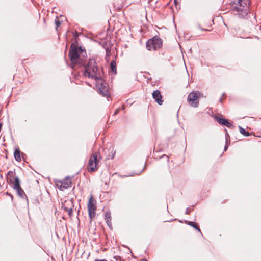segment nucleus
<instances>
[{"label": "nucleus", "mask_w": 261, "mask_h": 261, "mask_svg": "<svg viewBox=\"0 0 261 261\" xmlns=\"http://www.w3.org/2000/svg\"><path fill=\"white\" fill-rule=\"evenodd\" d=\"M227 146H228V140H227V138H226V145L224 147V151H226L227 149Z\"/></svg>", "instance_id": "412c9836"}, {"label": "nucleus", "mask_w": 261, "mask_h": 261, "mask_svg": "<svg viewBox=\"0 0 261 261\" xmlns=\"http://www.w3.org/2000/svg\"><path fill=\"white\" fill-rule=\"evenodd\" d=\"M55 24L56 25V29L57 30V28L61 24V22L59 21V20L56 19L55 20Z\"/></svg>", "instance_id": "aec40b11"}, {"label": "nucleus", "mask_w": 261, "mask_h": 261, "mask_svg": "<svg viewBox=\"0 0 261 261\" xmlns=\"http://www.w3.org/2000/svg\"><path fill=\"white\" fill-rule=\"evenodd\" d=\"M222 100H223L222 98V97H221V98H220V99H219V101H220V102H222Z\"/></svg>", "instance_id": "bb28decb"}, {"label": "nucleus", "mask_w": 261, "mask_h": 261, "mask_svg": "<svg viewBox=\"0 0 261 261\" xmlns=\"http://www.w3.org/2000/svg\"><path fill=\"white\" fill-rule=\"evenodd\" d=\"M230 4L234 15L240 18H247L249 12V0H231Z\"/></svg>", "instance_id": "f03ea898"}, {"label": "nucleus", "mask_w": 261, "mask_h": 261, "mask_svg": "<svg viewBox=\"0 0 261 261\" xmlns=\"http://www.w3.org/2000/svg\"><path fill=\"white\" fill-rule=\"evenodd\" d=\"M226 135L227 136H228V133H226Z\"/></svg>", "instance_id": "f704fd0d"}, {"label": "nucleus", "mask_w": 261, "mask_h": 261, "mask_svg": "<svg viewBox=\"0 0 261 261\" xmlns=\"http://www.w3.org/2000/svg\"><path fill=\"white\" fill-rule=\"evenodd\" d=\"M20 153L21 152L20 149L18 148H16L14 150V156L16 161L18 162H20L21 161Z\"/></svg>", "instance_id": "ddd939ff"}, {"label": "nucleus", "mask_w": 261, "mask_h": 261, "mask_svg": "<svg viewBox=\"0 0 261 261\" xmlns=\"http://www.w3.org/2000/svg\"><path fill=\"white\" fill-rule=\"evenodd\" d=\"M105 221L107 222V225L109 227H111L112 226L111 223V214L110 213L107 212L105 214Z\"/></svg>", "instance_id": "4468645a"}, {"label": "nucleus", "mask_w": 261, "mask_h": 261, "mask_svg": "<svg viewBox=\"0 0 261 261\" xmlns=\"http://www.w3.org/2000/svg\"><path fill=\"white\" fill-rule=\"evenodd\" d=\"M142 172H143V170H141V171L140 172V173H141Z\"/></svg>", "instance_id": "7c9ffc66"}, {"label": "nucleus", "mask_w": 261, "mask_h": 261, "mask_svg": "<svg viewBox=\"0 0 261 261\" xmlns=\"http://www.w3.org/2000/svg\"><path fill=\"white\" fill-rule=\"evenodd\" d=\"M98 153H93L90 156L89 162L87 170L90 172H93L96 171L98 168Z\"/></svg>", "instance_id": "423d86ee"}, {"label": "nucleus", "mask_w": 261, "mask_h": 261, "mask_svg": "<svg viewBox=\"0 0 261 261\" xmlns=\"http://www.w3.org/2000/svg\"><path fill=\"white\" fill-rule=\"evenodd\" d=\"M259 29L261 30V25L259 27Z\"/></svg>", "instance_id": "c756f323"}, {"label": "nucleus", "mask_w": 261, "mask_h": 261, "mask_svg": "<svg viewBox=\"0 0 261 261\" xmlns=\"http://www.w3.org/2000/svg\"><path fill=\"white\" fill-rule=\"evenodd\" d=\"M94 261H108L106 259H95Z\"/></svg>", "instance_id": "393cba45"}, {"label": "nucleus", "mask_w": 261, "mask_h": 261, "mask_svg": "<svg viewBox=\"0 0 261 261\" xmlns=\"http://www.w3.org/2000/svg\"><path fill=\"white\" fill-rule=\"evenodd\" d=\"M239 129L240 132L244 135L245 136H249V133L246 130H245L243 128H242L241 126H239Z\"/></svg>", "instance_id": "a211bd4d"}, {"label": "nucleus", "mask_w": 261, "mask_h": 261, "mask_svg": "<svg viewBox=\"0 0 261 261\" xmlns=\"http://www.w3.org/2000/svg\"><path fill=\"white\" fill-rule=\"evenodd\" d=\"M73 207L74 205L71 200L65 201L62 205V208L67 211L70 216L72 214Z\"/></svg>", "instance_id": "6e6552de"}, {"label": "nucleus", "mask_w": 261, "mask_h": 261, "mask_svg": "<svg viewBox=\"0 0 261 261\" xmlns=\"http://www.w3.org/2000/svg\"><path fill=\"white\" fill-rule=\"evenodd\" d=\"M95 203V200H94L92 196H91L88 201V210H96V207Z\"/></svg>", "instance_id": "f8f14e48"}, {"label": "nucleus", "mask_w": 261, "mask_h": 261, "mask_svg": "<svg viewBox=\"0 0 261 261\" xmlns=\"http://www.w3.org/2000/svg\"><path fill=\"white\" fill-rule=\"evenodd\" d=\"M190 212H191V210H190L189 208H187L186 211V214H189Z\"/></svg>", "instance_id": "b1692460"}, {"label": "nucleus", "mask_w": 261, "mask_h": 261, "mask_svg": "<svg viewBox=\"0 0 261 261\" xmlns=\"http://www.w3.org/2000/svg\"><path fill=\"white\" fill-rule=\"evenodd\" d=\"M144 260L145 261H147V260H146V259H144Z\"/></svg>", "instance_id": "e433bc0d"}, {"label": "nucleus", "mask_w": 261, "mask_h": 261, "mask_svg": "<svg viewBox=\"0 0 261 261\" xmlns=\"http://www.w3.org/2000/svg\"><path fill=\"white\" fill-rule=\"evenodd\" d=\"M215 118L217 122L220 124H222L223 125L226 126L227 127L230 128H232L234 127V126L232 124L230 123L228 120L226 119L223 118H220V117L216 116Z\"/></svg>", "instance_id": "9b49d317"}, {"label": "nucleus", "mask_w": 261, "mask_h": 261, "mask_svg": "<svg viewBox=\"0 0 261 261\" xmlns=\"http://www.w3.org/2000/svg\"><path fill=\"white\" fill-rule=\"evenodd\" d=\"M142 172H143V170H141V171L140 172V173H141Z\"/></svg>", "instance_id": "72a5a7b5"}, {"label": "nucleus", "mask_w": 261, "mask_h": 261, "mask_svg": "<svg viewBox=\"0 0 261 261\" xmlns=\"http://www.w3.org/2000/svg\"><path fill=\"white\" fill-rule=\"evenodd\" d=\"M186 223L187 224H188L189 225L194 228L195 229L197 230L199 232L201 233V230H200L198 224L196 223L192 222V221H186Z\"/></svg>", "instance_id": "2eb2a0df"}, {"label": "nucleus", "mask_w": 261, "mask_h": 261, "mask_svg": "<svg viewBox=\"0 0 261 261\" xmlns=\"http://www.w3.org/2000/svg\"><path fill=\"white\" fill-rule=\"evenodd\" d=\"M85 71L83 75L85 77L94 79L96 81V86L99 93L103 96H109L108 84L101 77L100 70L94 59H91L88 63L84 66Z\"/></svg>", "instance_id": "f257e3e1"}, {"label": "nucleus", "mask_w": 261, "mask_h": 261, "mask_svg": "<svg viewBox=\"0 0 261 261\" xmlns=\"http://www.w3.org/2000/svg\"><path fill=\"white\" fill-rule=\"evenodd\" d=\"M120 110H121V108H118V109H117L116 110V111H115V112L114 114V115H117V114L118 113V112H119V111H120Z\"/></svg>", "instance_id": "4be33fe9"}, {"label": "nucleus", "mask_w": 261, "mask_h": 261, "mask_svg": "<svg viewBox=\"0 0 261 261\" xmlns=\"http://www.w3.org/2000/svg\"><path fill=\"white\" fill-rule=\"evenodd\" d=\"M224 94H225V93H223V94H222V96H224Z\"/></svg>", "instance_id": "c9c22d12"}, {"label": "nucleus", "mask_w": 261, "mask_h": 261, "mask_svg": "<svg viewBox=\"0 0 261 261\" xmlns=\"http://www.w3.org/2000/svg\"><path fill=\"white\" fill-rule=\"evenodd\" d=\"M152 97L155 100V101L159 105H162L163 104V100H162V96L159 90H156L154 91L152 93Z\"/></svg>", "instance_id": "9d476101"}, {"label": "nucleus", "mask_w": 261, "mask_h": 261, "mask_svg": "<svg viewBox=\"0 0 261 261\" xmlns=\"http://www.w3.org/2000/svg\"><path fill=\"white\" fill-rule=\"evenodd\" d=\"M174 4H175V5H176L177 4V1L176 0H174Z\"/></svg>", "instance_id": "a878e982"}, {"label": "nucleus", "mask_w": 261, "mask_h": 261, "mask_svg": "<svg viewBox=\"0 0 261 261\" xmlns=\"http://www.w3.org/2000/svg\"><path fill=\"white\" fill-rule=\"evenodd\" d=\"M9 195L11 197L12 199L13 198V196L11 194H9Z\"/></svg>", "instance_id": "cd10ccee"}, {"label": "nucleus", "mask_w": 261, "mask_h": 261, "mask_svg": "<svg viewBox=\"0 0 261 261\" xmlns=\"http://www.w3.org/2000/svg\"><path fill=\"white\" fill-rule=\"evenodd\" d=\"M111 261H113V260H111Z\"/></svg>", "instance_id": "4c0bfd02"}, {"label": "nucleus", "mask_w": 261, "mask_h": 261, "mask_svg": "<svg viewBox=\"0 0 261 261\" xmlns=\"http://www.w3.org/2000/svg\"><path fill=\"white\" fill-rule=\"evenodd\" d=\"M111 70L114 74L117 73L116 63L115 60H112L110 63Z\"/></svg>", "instance_id": "dca6fc26"}, {"label": "nucleus", "mask_w": 261, "mask_h": 261, "mask_svg": "<svg viewBox=\"0 0 261 261\" xmlns=\"http://www.w3.org/2000/svg\"><path fill=\"white\" fill-rule=\"evenodd\" d=\"M7 179V181L12 185L13 189L16 191L17 195L20 198L27 199V196L20 186V181L19 177L16 175L14 171H8Z\"/></svg>", "instance_id": "7ed1b4c3"}, {"label": "nucleus", "mask_w": 261, "mask_h": 261, "mask_svg": "<svg viewBox=\"0 0 261 261\" xmlns=\"http://www.w3.org/2000/svg\"><path fill=\"white\" fill-rule=\"evenodd\" d=\"M113 259H115V261H124L121 260V257L120 256H115Z\"/></svg>", "instance_id": "6ab92c4d"}, {"label": "nucleus", "mask_w": 261, "mask_h": 261, "mask_svg": "<svg viewBox=\"0 0 261 261\" xmlns=\"http://www.w3.org/2000/svg\"><path fill=\"white\" fill-rule=\"evenodd\" d=\"M142 172H143V170H141V171L140 172V173H141Z\"/></svg>", "instance_id": "473e14b6"}, {"label": "nucleus", "mask_w": 261, "mask_h": 261, "mask_svg": "<svg viewBox=\"0 0 261 261\" xmlns=\"http://www.w3.org/2000/svg\"><path fill=\"white\" fill-rule=\"evenodd\" d=\"M142 172H143V170H141V171L140 172V173H141Z\"/></svg>", "instance_id": "2f4dec72"}, {"label": "nucleus", "mask_w": 261, "mask_h": 261, "mask_svg": "<svg viewBox=\"0 0 261 261\" xmlns=\"http://www.w3.org/2000/svg\"><path fill=\"white\" fill-rule=\"evenodd\" d=\"M89 218L92 220L96 215L95 210H88Z\"/></svg>", "instance_id": "f3484780"}, {"label": "nucleus", "mask_w": 261, "mask_h": 261, "mask_svg": "<svg viewBox=\"0 0 261 261\" xmlns=\"http://www.w3.org/2000/svg\"><path fill=\"white\" fill-rule=\"evenodd\" d=\"M198 28L200 29H201V30L202 31H209L207 29H203V28H201L200 25H198Z\"/></svg>", "instance_id": "5701e85b"}, {"label": "nucleus", "mask_w": 261, "mask_h": 261, "mask_svg": "<svg viewBox=\"0 0 261 261\" xmlns=\"http://www.w3.org/2000/svg\"><path fill=\"white\" fill-rule=\"evenodd\" d=\"M71 186V180L69 177H67L65 179L61 182V185L58 186V189L63 191Z\"/></svg>", "instance_id": "1a4fd4ad"}, {"label": "nucleus", "mask_w": 261, "mask_h": 261, "mask_svg": "<svg viewBox=\"0 0 261 261\" xmlns=\"http://www.w3.org/2000/svg\"><path fill=\"white\" fill-rule=\"evenodd\" d=\"M162 46V41L161 38L155 36L149 39L146 42V48L148 50H156Z\"/></svg>", "instance_id": "39448f33"}, {"label": "nucleus", "mask_w": 261, "mask_h": 261, "mask_svg": "<svg viewBox=\"0 0 261 261\" xmlns=\"http://www.w3.org/2000/svg\"><path fill=\"white\" fill-rule=\"evenodd\" d=\"M198 96L196 92H191L188 96V100L191 102L190 105L192 107H197L199 102L197 100Z\"/></svg>", "instance_id": "0eeeda50"}, {"label": "nucleus", "mask_w": 261, "mask_h": 261, "mask_svg": "<svg viewBox=\"0 0 261 261\" xmlns=\"http://www.w3.org/2000/svg\"><path fill=\"white\" fill-rule=\"evenodd\" d=\"M255 38L257 39V40H259V38L258 37L255 36Z\"/></svg>", "instance_id": "c85d7f7f"}, {"label": "nucleus", "mask_w": 261, "mask_h": 261, "mask_svg": "<svg viewBox=\"0 0 261 261\" xmlns=\"http://www.w3.org/2000/svg\"><path fill=\"white\" fill-rule=\"evenodd\" d=\"M83 51L81 47H77L74 43L71 44L69 51V57L73 64H75L80 61L79 54Z\"/></svg>", "instance_id": "20e7f679"}]
</instances>
